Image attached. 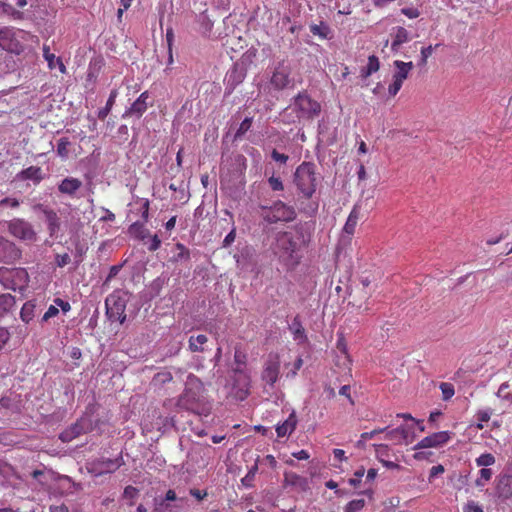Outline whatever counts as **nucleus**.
<instances>
[{
    "label": "nucleus",
    "instance_id": "nucleus-26",
    "mask_svg": "<svg viewBox=\"0 0 512 512\" xmlns=\"http://www.w3.org/2000/svg\"><path fill=\"white\" fill-rule=\"evenodd\" d=\"M208 342V337L204 334H199L197 336L191 335L189 337V350L191 352H204V345Z\"/></svg>",
    "mask_w": 512,
    "mask_h": 512
},
{
    "label": "nucleus",
    "instance_id": "nucleus-35",
    "mask_svg": "<svg viewBox=\"0 0 512 512\" xmlns=\"http://www.w3.org/2000/svg\"><path fill=\"white\" fill-rule=\"evenodd\" d=\"M253 122L252 117H246L240 124L239 128L237 129L235 135H234V141H237L241 139L244 134L251 128Z\"/></svg>",
    "mask_w": 512,
    "mask_h": 512
},
{
    "label": "nucleus",
    "instance_id": "nucleus-33",
    "mask_svg": "<svg viewBox=\"0 0 512 512\" xmlns=\"http://www.w3.org/2000/svg\"><path fill=\"white\" fill-rule=\"evenodd\" d=\"M103 66V60L102 59H98V58H95L93 59L90 64H89V69H88V73H87V80L88 81H94L97 76H98V73L101 69V67Z\"/></svg>",
    "mask_w": 512,
    "mask_h": 512
},
{
    "label": "nucleus",
    "instance_id": "nucleus-53",
    "mask_svg": "<svg viewBox=\"0 0 512 512\" xmlns=\"http://www.w3.org/2000/svg\"><path fill=\"white\" fill-rule=\"evenodd\" d=\"M10 332L6 327H0V351L4 348L10 339Z\"/></svg>",
    "mask_w": 512,
    "mask_h": 512
},
{
    "label": "nucleus",
    "instance_id": "nucleus-21",
    "mask_svg": "<svg viewBox=\"0 0 512 512\" xmlns=\"http://www.w3.org/2000/svg\"><path fill=\"white\" fill-rule=\"evenodd\" d=\"M18 46L13 28L4 27L0 30V47L4 50L13 52Z\"/></svg>",
    "mask_w": 512,
    "mask_h": 512
},
{
    "label": "nucleus",
    "instance_id": "nucleus-24",
    "mask_svg": "<svg viewBox=\"0 0 512 512\" xmlns=\"http://www.w3.org/2000/svg\"><path fill=\"white\" fill-rule=\"evenodd\" d=\"M296 425H297V418H296L295 412L293 411L289 415V417L286 421H284L282 424L277 425V427H276L277 436L284 437L288 434H291L295 430Z\"/></svg>",
    "mask_w": 512,
    "mask_h": 512
},
{
    "label": "nucleus",
    "instance_id": "nucleus-58",
    "mask_svg": "<svg viewBox=\"0 0 512 512\" xmlns=\"http://www.w3.org/2000/svg\"><path fill=\"white\" fill-rule=\"evenodd\" d=\"M58 313H59L58 308H57V307H55V306H53V305H51V306L48 308V310L44 313V315H43V317H42L41 321H42V322H47L50 318H52V317H54V316L58 315Z\"/></svg>",
    "mask_w": 512,
    "mask_h": 512
},
{
    "label": "nucleus",
    "instance_id": "nucleus-32",
    "mask_svg": "<svg viewBox=\"0 0 512 512\" xmlns=\"http://www.w3.org/2000/svg\"><path fill=\"white\" fill-rule=\"evenodd\" d=\"M256 55H257V49L251 47L236 62L238 64H242V66L248 70L250 65L254 62V59L256 58Z\"/></svg>",
    "mask_w": 512,
    "mask_h": 512
},
{
    "label": "nucleus",
    "instance_id": "nucleus-44",
    "mask_svg": "<svg viewBox=\"0 0 512 512\" xmlns=\"http://www.w3.org/2000/svg\"><path fill=\"white\" fill-rule=\"evenodd\" d=\"M440 389L442 391L443 400L447 401L455 393L454 386L450 383L443 382L440 384Z\"/></svg>",
    "mask_w": 512,
    "mask_h": 512
},
{
    "label": "nucleus",
    "instance_id": "nucleus-17",
    "mask_svg": "<svg viewBox=\"0 0 512 512\" xmlns=\"http://www.w3.org/2000/svg\"><path fill=\"white\" fill-rule=\"evenodd\" d=\"M450 439V433L447 431H441L437 433H433L425 438H423L414 449H422V448H431L438 447L448 442Z\"/></svg>",
    "mask_w": 512,
    "mask_h": 512
},
{
    "label": "nucleus",
    "instance_id": "nucleus-7",
    "mask_svg": "<svg viewBox=\"0 0 512 512\" xmlns=\"http://www.w3.org/2000/svg\"><path fill=\"white\" fill-rule=\"evenodd\" d=\"M94 429V424L91 417L87 414L78 419L75 423L71 424L59 435V439L68 443L78 436L88 433Z\"/></svg>",
    "mask_w": 512,
    "mask_h": 512
},
{
    "label": "nucleus",
    "instance_id": "nucleus-8",
    "mask_svg": "<svg viewBox=\"0 0 512 512\" xmlns=\"http://www.w3.org/2000/svg\"><path fill=\"white\" fill-rule=\"evenodd\" d=\"M8 231L22 241L34 242L37 239V234L32 224L21 218L9 221Z\"/></svg>",
    "mask_w": 512,
    "mask_h": 512
},
{
    "label": "nucleus",
    "instance_id": "nucleus-3",
    "mask_svg": "<svg viewBox=\"0 0 512 512\" xmlns=\"http://www.w3.org/2000/svg\"><path fill=\"white\" fill-rule=\"evenodd\" d=\"M129 298L130 293L123 290H116L106 298V314L109 319L124 323L126 320L125 309Z\"/></svg>",
    "mask_w": 512,
    "mask_h": 512
},
{
    "label": "nucleus",
    "instance_id": "nucleus-1",
    "mask_svg": "<svg viewBox=\"0 0 512 512\" xmlns=\"http://www.w3.org/2000/svg\"><path fill=\"white\" fill-rule=\"evenodd\" d=\"M204 393L205 388L202 381L197 376L189 374L178 405L198 415H207L209 408L205 405Z\"/></svg>",
    "mask_w": 512,
    "mask_h": 512
},
{
    "label": "nucleus",
    "instance_id": "nucleus-20",
    "mask_svg": "<svg viewBox=\"0 0 512 512\" xmlns=\"http://www.w3.org/2000/svg\"><path fill=\"white\" fill-rule=\"evenodd\" d=\"M15 179L19 181L31 180L34 184H39L44 179V175L41 167L30 166L17 173Z\"/></svg>",
    "mask_w": 512,
    "mask_h": 512
},
{
    "label": "nucleus",
    "instance_id": "nucleus-28",
    "mask_svg": "<svg viewBox=\"0 0 512 512\" xmlns=\"http://www.w3.org/2000/svg\"><path fill=\"white\" fill-rule=\"evenodd\" d=\"M408 436V430L404 426H400L393 430L387 431L385 435V439L387 440H397L400 442L401 440H406Z\"/></svg>",
    "mask_w": 512,
    "mask_h": 512
},
{
    "label": "nucleus",
    "instance_id": "nucleus-5",
    "mask_svg": "<svg viewBox=\"0 0 512 512\" xmlns=\"http://www.w3.org/2000/svg\"><path fill=\"white\" fill-rule=\"evenodd\" d=\"M294 107L298 117L305 119H313L321 112L320 104L313 100L306 91L300 92L294 98Z\"/></svg>",
    "mask_w": 512,
    "mask_h": 512
},
{
    "label": "nucleus",
    "instance_id": "nucleus-36",
    "mask_svg": "<svg viewBox=\"0 0 512 512\" xmlns=\"http://www.w3.org/2000/svg\"><path fill=\"white\" fill-rule=\"evenodd\" d=\"M290 329L292 330L295 339L305 338V330H304V328L301 324L300 318L298 316H296L293 319Z\"/></svg>",
    "mask_w": 512,
    "mask_h": 512
},
{
    "label": "nucleus",
    "instance_id": "nucleus-10",
    "mask_svg": "<svg viewBox=\"0 0 512 512\" xmlns=\"http://www.w3.org/2000/svg\"><path fill=\"white\" fill-rule=\"evenodd\" d=\"M247 69L235 62L232 67L227 71L224 78L225 85V96H229L233 93L237 86H239L245 80L247 76Z\"/></svg>",
    "mask_w": 512,
    "mask_h": 512
},
{
    "label": "nucleus",
    "instance_id": "nucleus-48",
    "mask_svg": "<svg viewBox=\"0 0 512 512\" xmlns=\"http://www.w3.org/2000/svg\"><path fill=\"white\" fill-rule=\"evenodd\" d=\"M234 361L237 364L236 368L243 369L242 366H244L246 364L247 356L241 350H235Z\"/></svg>",
    "mask_w": 512,
    "mask_h": 512
},
{
    "label": "nucleus",
    "instance_id": "nucleus-2",
    "mask_svg": "<svg viewBox=\"0 0 512 512\" xmlns=\"http://www.w3.org/2000/svg\"><path fill=\"white\" fill-rule=\"evenodd\" d=\"M294 183L300 193L307 199H310L316 191L317 178L315 164L312 162H303L294 173Z\"/></svg>",
    "mask_w": 512,
    "mask_h": 512
},
{
    "label": "nucleus",
    "instance_id": "nucleus-46",
    "mask_svg": "<svg viewBox=\"0 0 512 512\" xmlns=\"http://www.w3.org/2000/svg\"><path fill=\"white\" fill-rule=\"evenodd\" d=\"M367 68H368V73H375L379 70V68H380L379 59L375 55L369 56Z\"/></svg>",
    "mask_w": 512,
    "mask_h": 512
},
{
    "label": "nucleus",
    "instance_id": "nucleus-37",
    "mask_svg": "<svg viewBox=\"0 0 512 512\" xmlns=\"http://www.w3.org/2000/svg\"><path fill=\"white\" fill-rule=\"evenodd\" d=\"M175 247L179 252L176 255H174L172 261L178 262L190 259V251L183 244L177 243Z\"/></svg>",
    "mask_w": 512,
    "mask_h": 512
},
{
    "label": "nucleus",
    "instance_id": "nucleus-27",
    "mask_svg": "<svg viewBox=\"0 0 512 512\" xmlns=\"http://www.w3.org/2000/svg\"><path fill=\"white\" fill-rule=\"evenodd\" d=\"M358 219H359V208L358 206H354V208L352 209V211L350 212L349 216H348V219L344 225V231L349 234V235H352L355 231V227L357 225V222H358Z\"/></svg>",
    "mask_w": 512,
    "mask_h": 512
},
{
    "label": "nucleus",
    "instance_id": "nucleus-30",
    "mask_svg": "<svg viewBox=\"0 0 512 512\" xmlns=\"http://www.w3.org/2000/svg\"><path fill=\"white\" fill-rule=\"evenodd\" d=\"M129 233L140 240H144L149 236V231L144 227L143 223L138 221L130 225Z\"/></svg>",
    "mask_w": 512,
    "mask_h": 512
},
{
    "label": "nucleus",
    "instance_id": "nucleus-38",
    "mask_svg": "<svg viewBox=\"0 0 512 512\" xmlns=\"http://www.w3.org/2000/svg\"><path fill=\"white\" fill-rule=\"evenodd\" d=\"M495 463V457L494 455H492L491 453H484V454H481L477 459H476V464L477 466L479 467H488V466H491Z\"/></svg>",
    "mask_w": 512,
    "mask_h": 512
},
{
    "label": "nucleus",
    "instance_id": "nucleus-13",
    "mask_svg": "<svg viewBox=\"0 0 512 512\" xmlns=\"http://www.w3.org/2000/svg\"><path fill=\"white\" fill-rule=\"evenodd\" d=\"M235 381L233 389L236 390L235 398L244 400L249 394L250 379L244 369L234 368Z\"/></svg>",
    "mask_w": 512,
    "mask_h": 512
},
{
    "label": "nucleus",
    "instance_id": "nucleus-62",
    "mask_svg": "<svg viewBox=\"0 0 512 512\" xmlns=\"http://www.w3.org/2000/svg\"><path fill=\"white\" fill-rule=\"evenodd\" d=\"M161 241L157 235L150 238L149 251H156L160 247Z\"/></svg>",
    "mask_w": 512,
    "mask_h": 512
},
{
    "label": "nucleus",
    "instance_id": "nucleus-61",
    "mask_svg": "<svg viewBox=\"0 0 512 512\" xmlns=\"http://www.w3.org/2000/svg\"><path fill=\"white\" fill-rule=\"evenodd\" d=\"M376 454L378 459L381 461V459H384V456L388 455V446L383 444L378 445L376 448Z\"/></svg>",
    "mask_w": 512,
    "mask_h": 512
},
{
    "label": "nucleus",
    "instance_id": "nucleus-50",
    "mask_svg": "<svg viewBox=\"0 0 512 512\" xmlns=\"http://www.w3.org/2000/svg\"><path fill=\"white\" fill-rule=\"evenodd\" d=\"M268 183L273 191H282L284 189L283 183L279 177L271 176L268 179Z\"/></svg>",
    "mask_w": 512,
    "mask_h": 512
},
{
    "label": "nucleus",
    "instance_id": "nucleus-55",
    "mask_svg": "<svg viewBox=\"0 0 512 512\" xmlns=\"http://www.w3.org/2000/svg\"><path fill=\"white\" fill-rule=\"evenodd\" d=\"M271 158L276 161V162H279L281 164H286V162L288 161L289 157L288 155L286 154H283V153H280L278 152L276 149H273L272 152H271Z\"/></svg>",
    "mask_w": 512,
    "mask_h": 512
},
{
    "label": "nucleus",
    "instance_id": "nucleus-52",
    "mask_svg": "<svg viewBox=\"0 0 512 512\" xmlns=\"http://www.w3.org/2000/svg\"><path fill=\"white\" fill-rule=\"evenodd\" d=\"M71 261V258L69 256L68 253H64V254H57L55 256V262H56V265L60 268H63L64 266H66L67 264H69Z\"/></svg>",
    "mask_w": 512,
    "mask_h": 512
},
{
    "label": "nucleus",
    "instance_id": "nucleus-63",
    "mask_svg": "<svg viewBox=\"0 0 512 512\" xmlns=\"http://www.w3.org/2000/svg\"><path fill=\"white\" fill-rule=\"evenodd\" d=\"M401 12L409 18H417L420 14L416 8H403Z\"/></svg>",
    "mask_w": 512,
    "mask_h": 512
},
{
    "label": "nucleus",
    "instance_id": "nucleus-12",
    "mask_svg": "<svg viewBox=\"0 0 512 512\" xmlns=\"http://www.w3.org/2000/svg\"><path fill=\"white\" fill-rule=\"evenodd\" d=\"M397 71L393 74V82L389 85L388 92L391 96H395L402 87L403 81L408 78L410 71L414 65L412 62L394 61Z\"/></svg>",
    "mask_w": 512,
    "mask_h": 512
},
{
    "label": "nucleus",
    "instance_id": "nucleus-45",
    "mask_svg": "<svg viewBox=\"0 0 512 512\" xmlns=\"http://www.w3.org/2000/svg\"><path fill=\"white\" fill-rule=\"evenodd\" d=\"M433 50H434V48L431 45L421 49V59L418 62L419 66H425L426 65L427 59H428V57H430L432 55Z\"/></svg>",
    "mask_w": 512,
    "mask_h": 512
},
{
    "label": "nucleus",
    "instance_id": "nucleus-22",
    "mask_svg": "<svg viewBox=\"0 0 512 512\" xmlns=\"http://www.w3.org/2000/svg\"><path fill=\"white\" fill-rule=\"evenodd\" d=\"M82 182L73 177H66L59 185L58 190L60 193L73 197L76 192L81 188Z\"/></svg>",
    "mask_w": 512,
    "mask_h": 512
},
{
    "label": "nucleus",
    "instance_id": "nucleus-9",
    "mask_svg": "<svg viewBox=\"0 0 512 512\" xmlns=\"http://www.w3.org/2000/svg\"><path fill=\"white\" fill-rule=\"evenodd\" d=\"M495 495L501 501L512 498V466L505 467L495 478Z\"/></svg>",
    "mask_w": 512,
    "mask_h": 512
},
{
    "label": "nucleus",
    "instance_id": "nucleus-64",
    "mask_svg": "<svg viewBox=\"0 0 512 512\" xmlns=\"http://www.w3.org/2000/svg\"><path fill=\"white\" fill-rule=\"evenodd\" d=\"M49 510H50V512H69V508L65 504H61L58 506L52 505V506H50Z\"/></svg>",
    "mask_w": 512,
    "mask_h": 512
},
{
    "label": "nucleus",
    "instance_id": "nucleus-47",
    "mask_svg": "<svg viewBox=\"0 0 512 512\" xmlns=\"http://www.w3.org/2000/svg\"><path fill=\"white\" fill-rule=\"evenodd\" d=\"M123 267V264H119V265H113L110 267V270H109V273H108V276L106 277L104 283H103V286H106L108 285V283L113 279L115 278L118 273L120 272V270L122 269Z\"/></svg>",
    "mask_w": 512,
    "mask_h": 512
},
{
    "label": "nucleus",
    "instance_id": "nucleus-54",
    "mask_svg": "<svg viewBox=\"0 0 512 512\" xmlns=\"http://www.w3.org/2000/svg\"><path fill=\"white\" fill-rule=\"evenodd\" d=\"M394 39L403 44L408 40V31L404 27H397Z\"/></svg>",
    "mask_w": 512,
    "mask_h": 512
},
{
    "label": "nucleus",
    "instance_id": "nucleus-11",
    "mask_svg": "<svg viewBox=\"0 0 512 512\" xmlns=\"http://www.w3.org/2000/svg\"><path fill=\"white\" fill-rule=\"evenodd\" d=\"M291 68L284 61L279 62L271 76L270 83L277 90L290 88L294 80L290 77Z\"/></svg>",
    "mask_w": 512,
    "mask_h": 512
},
{
    "label": "nucleus",
    "instance_id": "nucleus-4",
    "mask_svg": "<svg viewBox=\"0 0 512 512\" xmlns=\"http://www.w3.org/2000/svg\"><path fill=\"white\" fill-rule=\"evenodd\" d=\"M276 253L279 255V259L290 269L299 264L300 256L297 253V242L287 232L278 237Z\"/></svg>",
    "mask_w": 512,
    "mask_h": 512
},
{
    "label": "nucleus",
    "instance_id": "nucleus-29",
    "mask_svg": "<svg viewBox=\"0 0 512 512\" xmlns=\"http://www.w3.org/2000/svg\"><path fill=\"white\" fill-rule=\"evenodd\" d=\"M35 308L36 305L32 301H27L24 303L20 312V317L23 322L29 323L34 318Z\"/></svg>",
    "mask_w": 512,
    "mask_h": 512
},
{
    "label": "nucleus",
    "instance_id": "nucleus-57",
    "mask_svg": "<svg viewBox=\"0 0 512 512\" xmlns=\"http://www.w3.org/2000/svg\"><path fill=\"white\" fill-rule=\"evenodd\" d=\"M508 387V383H502L498 389L497 396L512 401V394L506 392Z\"/></svg>",
    "mask_w": 512,
    "mask_h": 512
},
{
    "label": "nucleus",
    "instance_id": "nucleus-14",
    "mask_svg": "<svg viewBox=\"0 0 512 512\" xmlns=\"http://www.w3.org/2000/svg\"><path fill=\"white\" fill-rule=\"evenodd\" d=\"M280 373V361L277 355H269L263 372H262V380L265 381L270 386H273L277 381Z\"/></svg>",
    "mask_w": 512,
    "mask_h": 512
},
{
    "label": "nucleus",
    "instance_id": "nucleus-25",
    "mask_svg": "<svg viewBox=\"0 0 512 512\" xmlns=\"http://www.w3.org/2000/svg\"><path fill=\"white\" fill-rule=\"evenodd\" d=\"M15 297L10 293L0 294V319L10 313L15 307Z\"/></svg>",
    "mask_w": 512,
    "mask_h": 512
},
{
    "label": "nucleus",
    "instance_id": "nucleus-19",
    "mask_svg": "<svg viewBox=\"0 0 512 512\" xmlns=\"http://www.w3.org/2000/svg\"><path fill=\"white\" fill-rule=\"evenodd\" d=\"M149 99V94L147 91L143 92L130 106L129 109L125 111L123 117L135 116L136 118H140L148 108L147 100Z\"/></svg>",
    "mask_w": 512,
    "mask_h": 512
},
{
    "label": "nucleus",
    "instance_id": "nucleus-43",
    "mask_svg": "<svg viewBox=\"0 0 512 512\" xmlns=\"http://www.w3.org/2000/svg\"><path fill=\"white\" fill-rule=\"evenodd\" d=\"M365 506V500L364 499H355L350 501L346 507L345 512H358Z\"/></svg>",
    "mask_w": 512,
    "mask_h": 512
},
{
    "label": "nucleus",
    "instance_id": "nucleus-31",
    "mask_svg": "<svg viewBox=\"0 0 512 512\" xmlns=\"http://www.w3.org/2000/svg\"><path fill=\"white\" fill-rule=\"evenodd\" d=\"M116 97H117V90L114 89L111 91L109 98L105 104V107L98 111V118L100 120H104L107 117V115L110 113V111L115 103Z\"/></svg>",
    "mask_w": 512,
    "mask_h": 512
},
{
    "label": "nucleus",
    "instance_id": "nucleus-39",
    "mask_svg": "<svg viewBox=\"0 0 512 512\" xmlns=\"http://www.w3.org/2000/svg\"><path fill=\"white\" fill-rule=\"evenodd\" d=\"M70 145V141L68 138L63 137L58 140L57 143V154L61 156L62 158L68 157L69 150L68 146Z\"/></svg>",
    "mask_w": 512,
    "mask_h": 512
},
{
    "label": "nucleus",
    "instance_id": "nucleus-15",
    "mask_svg": "<svg viewBox=\"0 0 512 512\" xmlns=\"http://www.w3.org/2000/svg\"><path fill=\"white\" fill-rule=\"evenodd\" d=\"M36 209H39L45 218V221L47 223V229L49 232V235L51 237L55 236L61 227V221L57 213L53 210L48 208L47 206H44L43 204H38L35 206Z\"/></svg>",
    "mask_w": 512,
    "mask_h": 512
},
{
    "label": "nucleus",
    "instance_id": "nucleus-40",
    "mask_svg": "<svg viewBox=\"0 0 512 512\" xmlns=\"http://www.w3.org/2000/svg\"><path fill=\"white\" fill-rule=\"evenodd\" d=\"M479 473L480 477L476 479L475 484L478 487H482L484 486L485 482L491 479L493 472L490 468L482 467Z\"/></svg>",
    "mask_w": 512,
    "mask_h": 512
},
{
    "label": "nucleus",
    "instance_id": "nucleus-34",
    "mask_svg": "<svg viewBox=\"0 0 512 512\" xmlns=\"http://www.w3.org/2000/svg\"><path fill=\"white\" fill-rule=\"evenodd\" d=\"M310 31L313 35H318L319 37L323 39H328L329 35L331 33V30L328 25L321 22L319 25L313 24L310 26Z\"/></svg>",
    "mask_w": 512,
    "mask_h": 512
},
{
    "label": "nucleus",
    "instance_id": "nucleus-51",
    "mask_svg": "<svg viewBox=\"0 0 512 512\" xmlns=\"http://www.w3.org/2000/svg\"><path fill=\"white\" fill-rule=\"evenodd\" d=\"M365 469L364 467H360L358 470L354 473V478L349 479V484L357 487L361 483V478L364 476Z\"/></svg>",
    "mask_w": 512,
    "mask_h": 512
},
{
    "label": "nucleus",
    "instance_id": "nucleus-6",
    "mask_svg": "<svg viewBox=\"0 0 512 512\" xmlns=\"http://www.w3.org/2000/svg\"><path fill=\"white\" fill-rule=\"evenodd\" d=\"M272 213H260L263 220L269 224H274L279 221L291 222L296 218V211L292 206H289L281 200L275 201L271 205Z\"/></svg>",
    "mask_w": 512,
    "mask_h": 512
},
{
    "label": "nucleus",
    "instance_id": "nucleus-59",
    "mask_svg": "<svg viewBox=\"0 0 512 512\" xmlns=\"http://www.w3.org/2000/svg\"><path fill=\"white\" fill-rule=\"evenodd\" d=\"M318 210V203L316 202H313V203H310L305 209H304V213L309 216V217H312L316 214Z\"/></svg>",
    "mask_w": 512,
    "mask_h": 512
},
{
    "label": "nucleus",
    "instance_id": "nucleus-56",
    "mask_svg": "<svg viewBox=\"0 0 512 512\" xmlns=\"http://www.w3.org/2000/svg\"><path fill=\"white\" fill-rule=\"evenodd\" d=\"M173 39H174V35H173L172 30H168L167 34H166V40H167V45H168V53H169L168 63L169 64H171L173 62V58H172V43H173Z\"/></svg>",
    "mask_w": 512,
    "mask_h": 512
},
{
    "label": "nucleus",
    "instance_id": "nucleus-16",
    "mask_svg": "<svg viewBox=\"0 0 512 512\" xmlns=\"http://www.w3.org/2000/svg\"><path fill=\"white\" fill-rule=\"evenodd\" d=\"M122 465H124V460L120 454L115 459L101 458L95 461L93 463V469L97 471L98 474L113 473Z\"/></svg>",
    "mask_w": 512,
    "mask_h": 512
},
{
    "label": "nucleus",
    "instance_id": "nucleus-41",
    "mask_svg": "<svg viewBox=\"0 0 512 512\" xmlns=\"http://www.w3.org/2000/svg\"><path fill=\"white\" fill-rule=\"evenodd\" d=\"M198 22L200 23L204 34L209 33L211 31L213 22L211 21L206 12H203L199 15Z\"/></svg>",
    "mask_w": 512,
    "mask_h": 512
},
{
    "label": "nucleus",
    "instance_id": "nucleus-23",
    "mask_svg": "<svg viewBox=\"0 0 512 512\" xmlns=\"http://www.w3.org/2000/svg\"><path fill=\"white\" fill-rule=\"evenodd\" d=\"M284 485H292L298 487L301 491H307L309 487V481L294 472H285L284 474Z\"/></svg>",
    "mask_w": 512,
    "mask_h": 512
},
{
    "label": "nucleus",
    "instance_id": "nucleus-42",
    "mask_svg": "<svg viewBox=\"0 0 512 512\" xmlns=\"http://www.w3.org/2000/svg\"><path fill=\"white\" fill-rule=\"evenodd\" d=\"M138 493H139V490L136 487L128 485L125 487L122 496L124 499L130 500L129 506H133L134 505L133 499H135L137 497Z\"/></svg>",
    "mask_w": 512,
    "mask_h": 512
},
{
    "label": "nucleus",
    "instance_id": "nucleus-18",
    "mask_svg": "<svg viewBox=\"0 0 512 512\" xmlns=\"http://www.w3.org/2000/svg\"><path fill=\"white\" fill-rule=\"evenodd\" d=\"M0 254L5 262H13L21 257V250L15 243L0 236Z\"/></svg>",
    "mask_w": 512,
    "mask_h": 512
},
{
    "label": "nucleus",
    "instance_id": "nucleus-49",
    "mask_svg": "<svg viewBox=\"0 0 512 512\" xmlns=\"http://www.w3.org/2000/svg\"><path fill=\"white\" fill-rule=\"evenodd\" d=\"M172 510V506L167 503L164 499H161L158 501V499H155V512H168Z\"/></svg>",
    "mask_w": 512,
    "mask_h": 512
},
{
    "label": "nucleus",
    "instance_id": "nucleus-60",
    "mask_svg": "<svg viewBox=\"0 0 512 512\" xmlns=\"http://www.w3.org/2000/svg\"><path fill=\"white\" fill-rule=\"evenodd\" d=\"M235 236H236V233H235V230L233 229L224 238L222 246L229 247L234 242Z\"/></svg>",
    "mask_w": 512,
    "mask_h": 512
}]
</instances>
